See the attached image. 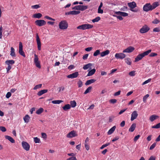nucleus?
Wrapping results in <instances>:
<instances>
[{
  "label": "nucleus",
  "instance_id": "obj_1",
  "mask_svg": "<svg viewBox=\"0 0 160 160\" xmlns=\"http://www.w3.org/2000/svg\"><path fill=\"white\" fill-rule=\"evenodd\" d=\"M151 49H149L143 53L139 54L135 58V62H137L141 60L144 56L148 55L151 52Z\"/></svg>",
  "mask_w": 160,
  "mask_h": 160
},
{
  "label": "nucleus",
  "instance_id": "obj_2",
  "mask_svg": "<svg viewBox=\"0 0 160 160\" xmlns=\"http://www.w3.org/2000/svg\"><path fill=\"white\" fill-rule=\"evenodd\" d=\"M93 26L89 24H84L79 25L77 27L78 29L84 30L89 29L93 28Z\"/></svg>",
  "mask_w": 160,
  "mask_h": 160
},
{
  "label": "nucleus",
  "instance_id": "obj_3",
  "mask_svg": "<svg viewBox=\"0 0 160 160\" xmlns=\"http://www.w3.org/2000/svg\"><path fill=\"white\" fill-rule=\"evenodd\" d=\"M128 7L130 8V10L134 12H137L138 10L136 9H134L135 7H137V5L136 2L134 1L132 2H129L128 3Z\"/></svg>",
  "mask_w": 160,
  "mask_h": 160
},
{
  "label": "nucleus",
  "instance_id": "obj_4",
  "mask_svg": "<svg viewBox=\"0 0 160 160\" xmlns=\"http://www.w3.org/2000/svg\"><path fill=\"white\" fill-rule=\"evenodd\" d=\"M59 26L61 29H65L68 27V23L65 20H62L60 22Z\"/></svg>",
  "mask_w": 160,
  "mask_h": 160
},
{
  "label": "nucleus",
  "instance_id": "obj_5",
  "mask_svg": "<svg viewBox=\"0 0 160 160\" xmlns=\"http://www.w3.org/2000/svg\"><path fill=\"white\" fill-rule=\"evenodd\" d=\"M88 6H87L83 5H78L72 8V9L73 10H79L81 11H83L88 8Z\"/></svg>",
  "mask_w": 160,
  "mask_h": 160
},
{
  "label": "nucleus",
  "instance_id": "obj_6",
  "mask_svg": "<svg viewBox=\"0 0 160 160\" xmlns=\"http://www.w3.org/2000/svg\"><path fill=\"white\" fill-rule=\"evenodd\" d=\"M150 29V28L147 25H145L140 29L139 32L141 33H144L148 32Z\"/></svg>",
  "mask_w": 160,
  "mask_h": 160
},
{
  "label": "nucleus",
  "instance_id": "obj_7",
  "mask_svg": "<svg viewBox=\"0 0 160 160\" xmlns=\"http://www.w3.org/2000/svg\"><path fill=\"white\" fill-rule=\"evenodd\" d=\"M143 10L145 12H148L149 11L152 10V9L151 5L150 3H147L145 4L143 7Z\"/></svg>",
  "mask_w": 160,
  "mask_h": 160
},
{
  "label": "nucleus",
  "instance_id": "obj_8",
  "mask_svg": "<svg viewBox=\"0 0 160 160\" xmlns=\"http://www.w3.org/2000/svg\"><path fill=\"white\" fill-rule=\"evenodd\" d=\"M36 25L39 27L42 26L46 24V22L43 20H37L35 21Z\"/></svg>",
  "mask_w": 160,
  "mask_h": 160
},
{
  "label": "nucleus",
  "instance_id": "obj_9",
  "mask_svg": "<svg viewBox=\"0 0 160 160\" xmlns=\"http://www.w3.org/2000/svg\"><path fill=\"white\" fill-rule=\"evenodd\" d=\"M23 148L27 151L29 150L30 149V145L27 142L23 141L22 143Z\"/></svg>",
  "mask_w": 160,
  "mask_h": 160
},
{
  "label": "nucleus",
  "instance_id": "obj_10",
  "mask_svg": "<svg viewBox=\"0 0 160 160\" xmlns=\"http://www.w3.org/2000/svg\"><path fill=\"white\" fill-rule=\"evenodd\" d=\"M78 136L76 131L74 130L72 131L69 132L67 135V137L68 138H72Z\"/></svg>",
  "mask_w": 160,
  "mask_h": 160
},
{
  "label": "nucleus",
  "instance_id": "obj_11",
  "mask_svg": "<svg viewBox=\"0 0 160 160\" xmlns=\"http://www.w3.org/2000/svg\"><path fill=\"white\" fill-rule=\"evenodd\" d=\"M115 57L117 59H122L125 57L126 55L123 53H116Z\"/></svg>",
  "mask_w": 160,
  "mask_h": 160
},
{
  "label": "nucleus",
  "instance_id": "obj_12",
  "mask_svg": "<svg viewBox=\"0 0 160 160\" xmlns=\"http://www.w3.org/2000/svg\"><path fill=\"white\" fill-rule=\"evenodd\" d=\"M78 75V72H76L71 74L68 75L67 77L68 78L72 79L77 78Z\"/></svg>",
  "mask_w": 160,
  "mask_h": 160
},
{
  "label": "nucleus",
  "instance_id": "obj_13",
  "mask_svg": "<svg viewBox=\"0 0 160 160\" xmlns=\"http://www.w3.org/2000/svg\"><path fill=\"white\" fill-rule=\"evenodd\" d=\"M36 37L38 49L39 50H40L41 49V42L38 33L36 34Z\"/></svg>",
  "mask_w": 160,
  "mask_h": 160
},
{
  "label": "nucleus",
  "instance_id": "obj_14",
  "mask_svg": "<svg viewBox=\"0 0 160 160\" xmlns=\"http://www.w3.org/2000/svg\"><path fill=\"white\" fill-rule=\"evenodd\" d=\"M134 48L132 46H129L123 51V52L130 53L132 52L134 50Z\"/></svg>",
  "mask_w": 160,
  "mask_h": 160
},
{
  "label": "nucleus",
  "instance_id": "obj_15",
  "mask_svg": "<svg viewBox=\"0 0 160 160\" xmlns=\"http://www.w3.org/2000/svg\"><path fill=\"white\" fill-rule=\"evenodd\" d=\"M138 114L136 111H134L131 114V120L133 121L134 119L137 118L138 116Z\"/></svg>",
  "mask_w": 160,
  "mask_h": 160
},
{
  "label": "nucleus",
  "instance_id": "obj_16",
  "mask_svg": "<svg viewBox=\"0 0 160 160\" xmlns=\"http://www.w3.org/2000/svg\"><path fill=\"white\" fill-rule=\"evenodd\" d=\"M80 12L79 11L73 10L72 11H69V12H66L65 13V15H75L79 14Z\"/></svg>",
  "mask_w": 160,
  "mask_h": 160
},
{
  "label": "nucleus",
  "instance_id": "obj_17",
  "mask_svg": "<svg viewBox=\"0 0 160 160\" xmlns=\"http://www.w3.org/2000/svg\"><path fill=\"white\" fill-rule=\"evenodd\" d=\"M115 13L117 15H120L123 17H126L128 15V13L120 11L116 12Z\"/></svg>",
  "mask_w": 160,
  "mask_h": 160
},
{
  "label": "nucleus",
  "instance_id": "obj_18",
  "mask_svg": "<svg viewBox=\"0 0 160 160\" xmlns=\"http://www.w3.org/2000/svg\"><path fill=\"white\" fill-rule=\"evenodd\" d=\"M92 66V64L91 63H88L83 66V68L84 70H87L88 68L91 69V67Z\"/></svg>",
  "mask_w": 160,
  "mask_h": 160
},
{
  "label": "nucleus",
  "instance_id": "obj_19",
  "mask_svg": "<svg viewBox=\"0 0 160 160\" xmlns=\"http://www.w3.org/2000/svg\"><path fill=\"white\" fill-rule=\"evenodd\" d=\"M5 63L7 64L8 66H12V65L15 63V61L13 60H8L5 61Z\"/></svg>",
  "mask_w": 160,
  "mask_h": 160
},
{
  "label": "nucleus",
  "instance_id": "obj_20",
  "mask_svg": "<svg viewBox=\"0 0 160 160\" xmlns=\"http://www.w3.org/2000/svg\"><path fill=\"white\" fill-rule=\"evenodd\" d=\"M136 124L135 123H133L131 127H130V128L129 129V131L130 132H133L134 130L135 129V128L136 127Z\"/></svg>",
  "mask_w": 160,
  "mask_h": 160
},
{
  "label": "nucleus",
  "instance_id": "obj_21",
  "mask_svg": "<svg viewBox=\"0 0 160 160\" xmlns=\"http://www.w3.org/2000/svg\"><path fill=\"white\" fill-rule=\"evenodd\" d=\"M47 89H43L37 93V95L39 96H41L43 94L45 93L48 92Z\"/></svg>",
  "mask_w": 160,
  "mask_h": 160
},
{
  "label": "nucleus",
  "instance_id": "obj_22",
  "mask_svg": "<svg viewBox=\"0 0 160 160\" xmlns=\"http://www.w3.org/2000/svg\"><path fill=\"white\" fill-rule=\"evenodd\" d=\"M96 81V80L94 79H91L89 80H88L85 83V85H89L91 83L94 82Z\"/></svg>",
  "mask_w": 160,
  "mask_h": 160
},
{
  "label": "nucleus",
  "instance_id": "obj_23",
  "mask_svg": "<svg viewBox=\"0 0 160 160\" xmlns=\"http://www.w3.org/2000/svg\"><path fill=\"white\" fill-rule=\"evenodd\" d=\"M116 128V126H114L112 127L110 129L108 132V135H110L112 134L114 131L115 130Z\"/></svg>",
  "mask_w": 160,
  "mask_h": 160
},
{
  "label": "nucleus",
  "instance_id": "obj_24",
  "mask_svg": "<svg viewBox=\"0 0 160 160\" xmlns=\"http://www.w3.org/2000/svg\"><path fill=\"white\" fill-rule=\"evenodd\" d=\"M110 51L109 50H107L104 51L102 52L101 53V56L102 57H104L109 54Z\"/></svg>",
  "mask_w": 160,
  "mask_h": 160
},
{
  "label": "nucleus",
  "instance_id": "obj_25",
  "mask_svg": "<svg viewBox=\"0 0 160 160\" xmlns=\"http://www.w3.org/2000/svg\"><path fill=\"white\" fill-rule=\"evenodd\" d=\"M5 137L6 139L8 140L11 142L12 143L15 142L14 140L11 137L7 135L5 136Z\"/></svg>",
  "mask_w": 160,
  "mask_h": 160
},
{
  "label": "nucleus",
  "instance_id": "obj_26",
  "mask_svg": "<svg viewBox=\"0 0 160 160\" xmlns=\"http://www.w3.org/2000/svg\"><path fill=\"white\" fill-rule=\"evenodd\" d=\"M96 71V69L94 68H93V69L90 70V71H89L87 74V76H92L95 73Z\"/></svg>",
  "mask_w": 160,
  "mask_h": 160
},
{
  "label": "nucleus",
  "instance_id": "obj_27",
  "mask_svg": "<svg viewBox=\"0 0 160 160\" xmlns=\"http://www.w3.org/2000/svg\"><path fill=\"white\" fill-rule=\"evenodd\" d=\"M159 5V4L158 2H153L152 4V5H151L152 9V10L154 9Z\"/></svg>",
  "mask_w": 160,
  "mask_h": 160
},
{
  "label": "nucleus",
  "instance_id": "obj_28",
  "mask_svg": "<svg viewBox=\"0 0 160 160\" xmlns=\"http://www.w3.org/2000/svg\"><path fill=\"white\" fill-rule=\"evenodd\" d=\"M158 116L155 115L151 116L149 118V119L151 122H153L156 119Z\"/></svg>",
  "mask_w": 160,
  "mask_h": 160
},
{
  "label": "nucleus",
  "instance_id": "obj_29",
  "mask_svg": "<svg viewBox=\"0 0 160 160\" xmlns=\"http://www.w3.org/2000/svg\"><path fill=\"white\" fill-rule=\"evenodd\" d=\"M63 109L65 111H67L68 110L71 108V106L69 104L65 105L64 106L62 107Z\"/></svg>",
  "mask_w": 160,
  "mask_h": 160
},
{
  "label": "nucleus",
  "instance_id": "obj_30",
  "mask_svg": "<svg viewBox=\"0 0 160 160\" xmlns=\"http://www.w3.org/2000/svg\"><path fill=\"white\" fill-rule=\"evenodd\" d=\"M71 107H75L77 105V103L75 100L71 101L70 102Z\"/></svg>",
  "mask_w": 160,
  "mask_h": 160
},
{
  "label": "nucleus",
  "instance_id": "obj_31",
  "mask_svg": "<svg viewBox=\"0 0 160 160\" xmlns=\"http://www.w3.org/2000/svg\"><path fill=\"white\" fill-rule=\"evenodd\" d=\"M42 16V14L40 13L35 14L33 15V17L39 19Z\"/></svg>",
  "mask_w": 160,
  "mask_h": 160
},
{
  "label": "nucleus",
  "instance_id": "obj_32",
  "mask_svg": "<svg viewBox=\"0 0 160 160\" xmlns=\"http://www.w3.org/2000/svg\"><path fill=\"white\" fill-rule=\"evenodd\" d=\"M30 117L28 115H26L23 118L25 122L28 123L29 122Z\"/></svg>",
  "mask_w": 160,
  "mask_h": 160
},
{
  "label": "nucleus",
  "instance_id": "obj_33",
  "mask_svg": "<svg viewBox=\"0 0 160 160\" xmlns=\"http://www.w3.org/2000/svg\"><path fill=\"white\" fill-rule=\"evenodd\" d=\"M10 55L12 57H15L16 56L15 53L14 49L12 47L11 48Z\"/></svg>",
  "mask_w": 160,
  "mask_h": 160
},
{
  "label": "nucleus",
  "instance_id": "obj_34",
  "mask_svg": "<svg viewBox=\"0 0 160 160\" xmlns=\"http://www.w3.org/2000/svg\"><path fill=\"white\" fill-rule=\"evenodd\" d=\"M125 62L128 65H131L132 63V62L131 59L129 58H127L125 59Z\"/></svg>",
  "mask_w": 160,
  "mask_h": 160
},
{
  "label": "nucleus",
  "instance_id": "obj_35",
  "mask_svg": "<svg viewBox=\"0 0 160 160\" xmlns=\"http://www.w3.org/2000/svg\"><path fill=\"white\" fill-rule=\"evenodd\" d=\"M63 102V101L61 100H54L52 101V103L53 104H60V103Z\"/></svg>",
  "mask_w": 160,
  "mask_h": 160
},
{
  "label": "nucleus",
  "instance_id": "obj_36",
  "mask_svg": "<svg viewBox=\"0 0 160 160\" xmlns=\"http://www.w3.org/2000/svg\"><path fill=\"white\" fill-rule=\"evenodd\" d=\"M43 111V109L42 108H40L38 109L36 112V113L38 114H41Z\"/></svg>",
  "mask_w": 160,
  "mask_h": 160
},
{
  "label": "nucleus",
  "instance_id": "obj_37",
  "mask_svg": "<svg viewBox=\"0 0 160 160\" xmlns=\"http://www.w3.org/2000/svg\"><path fill=\"white\" fill-rule=\"evenodd\" d=\"M92 88V87H91V86L89 87L86 90V91L84 92V94H86L87 93L90 92L91 91Z\"/></svg>",
  "mask_w": 160,
  "mask_h": 160
},
{
  "label": "nucleus",
  "instance_id": "obj_38",
  "mask_svg": "<svg viewBox=\"0 0 160 160\" xmlns=\"http://www.w3.org/2000/svg\"><path fill=\"white\" fill-rule=\"evenodd\" d=\"M100 18L99 17H96L95 18L93 19L92 21L93 22H98L100 20Z\"/></svg>",
  "mask_w": 160,
  "mask_h": 160
},
{
  "label": "nucleus",
  "instance_id": "obj_39",
  "mask_svg": "<svg viewBox=\"0 0 160 160\" xmlns=\"http://www.w3.org/2000/svg\"><path fill=\"white\" fill-rule=\"evenodd\" d=\"M149 97V95L147 94L144 96L143 97V101L144 103H146L147 102V98Z\"/></svg>",
  "mask_w": 160,
  "mask_h": 160
},
{
  "label": "nucleus",
  "instance_id": "obj_40",
  "mask_svg": "<svg viewBox=\"0 0 160 160\" xmlns=\"http://www.w3.org/2000/svg\"><path fill=\"white\" fill-rule=\"evenodd\" d=\"M34 141L35 143H39L40 142V139L37 137H35L33 138Z\"/></svg>",
  "mask_w": 160,
  "mask_h": 160
},
{
  "label": "nucleus",
  "instance_id": "obj_41",
  "mask_svg": "<svg viewBox=\"0 0 160 160\" xmlns=\"http://www.w3.org/2000/svg\"><path fill=\"white\" fill-rule=\"evenodd\" d=\"M19 53L22 56H23L24 57H26L25 55L24 52L22 50H19Z\"/></svg>",
  "mask_w": 160,
  "mask_h": 160
},
{
  "label": "nucleus",
  "instance_id": "obj_42",
  "mask_svg": "<svg viewBox=\"0 0 160 160\" xmlns=\"http://www.w3.org/2000/svg\"><path fill=\"white\" fill-rule=\"evenodd\" d=\"M100 54V51L99 50H97L93 53V56H96Z\"/></svg>",
  "mask_w": 160,
  "mask_h": 160
},
{
  "label": "nucleus",
  "instance_id": "obj_43",
  "mask_svg": "<svg viewBox=\"0 0 160 160\" xmlns=\"http://www.w3.org/2000/svg\"><path fill=\"white\" fill-rule=\"evenodd\" d=\"M152 128H160V122L157 124L156 125L152 126Z\"/></svg>",
  "mask_w": 160,
  "mask_h": 160
},
{
  "label": "nucleus",
  "instance_id": "obj_44",
  "mask_svg": "<svg viewBox=\"0 0 160 160\" xmlns=\"http://www.w3.org/2000/svg\"><path fill=\"white\" fill-rule=\"evenodd\" d=\"M110 144V142H108V143H106V144H103V145L101 147H100V149H103L105 147H106L107 146H108Z\"/></svg>",
  "mask_w": 160,
  "mask_h": 160
},
{
  "label": "nucleus",
  "instance_id": "obj_45",
  "mask_svg": "<svg viewBox=\"0 0 160 160\" xmlns=\"http://www.w3.org/2000/svg\"><path fill=\"white\" fill-rule=\"evenodd\" d=\"M153 32H160V28L157 27L153 29Z\"/></svg>",
  "mask_w": 160,
  "mask_h": 160
},
{
  "label": "nucleus",
  "instance_id": "obj_46",
  "mask_svg": "<svg viewBox=\"0 0 160 160\" xmlns=\"http://www.w3.org/2000/svg\"><path fill=\"white\" fill-rule=\"evenodd\" d=\"M42 86V84H39L35 86L33 88L34 90H36L38 88H40Z\"/></svg>",
  "mask_w": 160,
  "mask_h": 160
},
{
  "label": "nucleus",
  "instance_id": "obj_47",
  "mask_svg": "<svg viewBox=\"0 0 160 160\" xmlns=\"http://www.w3.org/2000/svg\"><path fill=\"white\" fill-rule=\"evenodd\" d=\"M135 71H133L130 72L128 73V75L131 76H134L135 74Z\"/></svg>",
  "mask_w": 160,
  "mask_h": 160
},
{
  "label": "nucleus",
  "instance_id": "obj_48",
  "mask_svg": "<svg viewBox=\"0 0 160 160\" xmlns=\"http://www.w3.org/2000/svg\"><path fill=\"white\" fill-rule=\"evenodd\" d=\"M117 100L115 99H111L109 100V102L111 103L114 104L117 102Z\"/></svg>",
  "mask_w": 160,
  "mask_h": 160
},
{
  "label": "nucleus",
  "instance_id": "obj_49",
  "mask_svg": "<svg viewBox=\"0 0 160 160\" xmlns=\"http://www.w3.org/2000/svg\"><path fill=\"white\" fill-rule=\"evenodd\" d=\"M156 143L154 142L153 144H152L150 147L149 149L150 150H152L156 146Z\"/></svg>",
  "mask_w": 160,
  "mask_h": 160
},
{
  "label": "nucleus",
  "instance_id": "obj_50",
  "mask_svg": "<svg viewBox=\"0 0 160 160\" xmlns=\"http://www.w3.org/2000/svg\"><path fill=\"white\" fill-rule=\"evenodd\" d=\"M151 80V78L149 79L148 80H147L145 81H144V82H143L142 83V85H145V84H147L148 83L150 82Z\"/></svg>",
  "mask_w": 160,
  "mask_h": 160
},
{
  "label": "nucleus",
  "instance_id": "obj_51",
  "mask_svg": "<svg viewBox=\"0 0 160 160\" xmlns=\"http://www.w3.org/2000/svg\"><path fill=\"white\" fill-rule=\"evenodd\" d=\"M34 62H38L39 61H38V58L37 55L36 54L34 55Z\"/></svg>",
  "mask_w": 160,
  "mask_h": 160
},
{
  "label": "nucleus",
  "instance_id": "obj_52",
  "mask_svg": "<svg viewBox=\"0 0 160 160\" xmlns=\"http://www.w3.org/2000/svg\"><path fill=\"white\" fill-rule=\"evenodd\" d=\"M36 66L38 68H41L39 61L35 62Z\"/></svg>",
  "mask_w": 160,
  "mask_h": 160
},
{
  "label": "nucleus",
  "instance_id": "obj_53",
  "mask_svg": "<svg viewBox=\"0 0 160 160\" xmlns=\"http://www.w3.org/2000/svg\"><path fill=\"white\" fill-rule=\"evenodd\" d=\"M0 130L2 132H5L7 130L6 128L3 126L0 127Z\"/></svg>",
  "mask_w": 160,
  "mask_h": 160
},
{
  "label": "nucleus",
  "instance_id": "obj_54",
  "mask_svg": "<svg viewBox=\"0 0 160 160\" xmlns=\"http://www.w3.org/2000/svg\"><path fill=\"white\" fill-rule=\"evenodd\" d=\"M78 85L79 88L81 87L82 86V81L80 80L78 82Z\"/></svg>",
  "mask_w": 160,
  "mask_h": 160
},
{
  "label": "nucleus",
  "instance_id": "obj_55",
  "mask_svg": "<svg viewBox=\"0 0 160 160\" xmlns=\"http://www.w3.org/2000/svg\"><path fill=\"white\" fill-rule=\"evenodd\" d=\"M42 138H43L46 139L47 138V135L46 133L42 132L41 133Z\"/></svg>",
  "mask_w": 160,
  "mask_h": 160
},
{
  "label": "nucleus",
  "instance_id": "obj_56",
  "mask_svg": "<svg viewBox=\"0 0 160 160\" xmlns=\"http://www.w3.org/2000/svg\"><path fill=\"white\" fill-rule=\"evenodd\" d=\"M159 22H160V21H159L157 19H156L154 21H153L152 22L153 24H157Z\"/></svg>",
  "mask_w": 160,
  "mask_h": 160
},
{
  "label": "nucleus",
  "instance_id": "obj_57",
  "mask_svg": "<svg viewBox=\"0 0 160 160\" xmlns=\"http://www.w3.org/2000/svg\"><path fill=\"white\" fill-rule=\"evenodd\" d=\"M85 147L86 149L87 150H88L89 149L90 147L89 145L88 144V143H84Z\"/></svg>",
  "mask_w": 160,
  "mask_h": 160
},
{
  "label": "nucleus",
  "instance_id": "obj_58",
  "mask_svg": "<svg viewBox=\"0 0 160 160\" xmlns=\"http://www.w3.org/2000/svg\"><path fill=\"white\" fill-rule=\"evenodd\" d=\"M44 18H46V19H48V20H52V21H55V19H53L48 16H45Z\"/></svg>",
  "mask_w": 160,
  "mask_h": 160
},
{
  "label": "nucleus",
  "instance_id": "obj_59",
  "mask_svg": "<svg viewBox=\"0 0 160 160\" xmlns=\"http://www.w3.org/2000/svg\"><path fill=\"white\" fill-rule=\"evenodd\" d=\"M40 7V6H39V5H36L32 6V8L34 9H38Z\"/></svg>",
  "mask_w": 160,
  "mask_h": 160
},
{
  "label": "nucleus",
  "instance_id": "obj_60",
  "mask_svg": "<svg viewBox=\"0 0 160 160\" xmlns=\"http://www.w3.org/2000/svg\"><path fill=\"white\" fill-rule=\"evenodd\" d=\"M140 135H138L134 138V142H136L140 138Z\"/></svg>",
  "mask_w": 160,
  "mask_h": 160
},
{
  "label": "nucleus",
  "instance_id": "obj_61",
  "mask_svg": "<svg viewBox=\"0 0 160 160\" xmlns=\"http://www.w3.org/2000/svg\"><path fill=\"white\" fill-rule=\"evenodd\" d=\"M157 55V54L154 53V52H152L151 53V54L149 55V56L151 57H155Z\"/></svg>",
  "mask_w": 160,
  "mask_h": 160
},
{
  "label": "nucleus",
  "instance_id": "obj_62",
  "mask_svg": "<svg viewBox=\"0 0 160 160\" xmlns=\"http://www.w3.org/2000/svg\"><path fill=\"white\" fill-rule=\"evenodd\" d=\"M11 96V93L10 92H7L6 95V98H8L9 97H10Z\"/></svg>",
  "mask_w": 160,
  "mask_h": 160
},
{
  "label": "nucleus",
  "instance_id": "obj_63",
  "mask_svg": "<svg viewBox=\"0 0 160 160\" xmlns=\"http://www.w3.org/2000/svg\"><path fill=\"white\" fill-rule=\"evenodd\" d=\"M67 160H76V158L75 157H72L67 159Z\"/></svg>",
  "mask_w": 160,
  "mask_h": 160
},
{
  "label": "nucleus",
  "instance_id": "obj_64",
  "mask_svg": "<svg viewBox=\"0 0 160 160\" xmlns=\"http://www.w3.org/2000/svg\"><path fill=\"white\" fill-rule=\"evenodd\" d=\"M156 158L153 156H151L148 160H155Z\"/></svg>",
  "mask_w": 160,
  "mask_h": 160
}]
</instances>
